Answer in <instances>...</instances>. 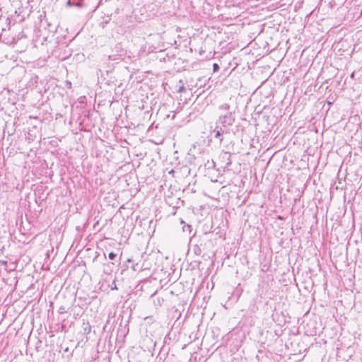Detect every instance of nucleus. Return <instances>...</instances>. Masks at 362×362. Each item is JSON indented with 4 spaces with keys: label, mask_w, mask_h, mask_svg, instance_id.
Returning <instances> with one entry per match:
<instances>
[{
    "label": "nucleus",
    "mask_w": 362,
    "mask_h": 362,
    "mask_svg": "<svg viewBox=\"0 0 362 362\" xmlns=\"http://www.w3.org/2000/svg\"><path fill=\"white\" fill-rule=\"evenodd\" d=\"M235 118L232 116L231 113H227L223 116H220L218 120L216 122V125L220 127L229 129L234 123Z\"/></svg>",
    "instance_id": "1"
},
{
    "label": "nucleus",
    "mask_w": 362,
    "mask_h": 362,
    "mask_svg": "<svg viewBox=\"0 0 362 362\" xmlns=\"http://www.w3.org/2000/svg\"><path fill=\"white\" fill-rule=\"evenodd\" d=\"M213 133H214V137L219 139L220 143L222 142L223 138L221 137V135L226 134L230 133L229 129L222 128L220 127V126L216 125L215 129L213 130Z\"/></svg>",
    "instance_id": "2"
},
{
    "label": "nucleus",
    "mask_w": 362,
    "mask_h": 362,
    "mask_svg": "<svg viewBox=\"0 0 362 362\" xmlns=\"http://www.w3.org/2000/svg\"><path fill=\"white\" fill-rule=\"evenodd\" d=\"M179 83H181V86H179V88H178V89L177 90V91L178 93H184V92H185V91H186V88H185V86H184L182 81V80H180V81H179Z\"/></svg>",
    "instance_id": "3"
},
{
    "label": "nucleus",
    "mask_w": 362,
    "mask_h": 362,
    "mask_svg": "<svg viewBox=\"0 0 362 362\" xmlns=\"http://www.w3.org/2000/svg\"><path fill=\"white\" fill-rule=\"evenodd\" d=\"M117 255L114 253L113 252H111L108 255V257L110 259H114L116 257Z\"/></svg>",
    "instance_id": "4"
},
{
    "label": "nucleus",
    "mask_w": 362,
    "mask_h": 362,
    "mask_svg": "<svg viewBox=\"0 0 362 362\" xmlns=\"http://www.w3.org/2000/svg\"><path fill=\"white\" fill-rule=\"evenodd\" d=\"M220 108L223 109V110H228L229 109V105L225 103V104L221 105Z\"/></svg>",
    "instance_id": "5"
},
{
    "label": "nucleus",
    "mask_w": 362,
    "mask_h": 362,
    "mask_svg": "<svg viewBox=\"0 0 362 362\" xmlns=\"http://www.w3.org/2000/svg\"><path fill=\"white\" fill-rule=\"evenodd\" d=\"M214 71H217L219 69V66L217 64H213Z\"/></svg>",
    "instance_id": "6"
},
{
    "label": "nucleus",
    "mask_w": 362,
    "mask_h": 362,
    "mask_svg": "<svg viewBox=\"0 0 362 362\" xmlns=\"http://www.w3.org/2000/svg\"><path fill=\"white\" fill-rule=\"evenodd\" d=\"M192 226L189 225H186L183 226V230L185 231L186 230H188L190 231Z\"/></svg>",
    "instance_id": "7"
},
{
    "label": "nucleus",
    "mask_w": 362,
    "mask_h": 362,
    "mask_svg": "<svg viewBox=\"0 0 362 362\" xmlns=\"http://www.w3.org/2000/svg\"><path fill=\"white\" fill-rule=\"evenodd\" d=\"M111 289H112V290H113V289H117V286H116V284H115V281L113 282V285H112V286Z\"/></svg>",
    "instance_id": "8"
},
{
    "label": "nucleus",
    "mask_w": 362,
    "mask_h": 362,
    "mask_svg": "<svg viewBox=\"0 0 362 362\" xmlns=\"http://www.w3.org/2000/svg\"><path fill=\"white\" fill-rule=\"evenodd\" d=\"M111 289H112V290H113V289H117V286H116V284H115V281L113 282V285H112V286Z\"/></svg>",
    "instance_id": "9"
},
{
    "label": "nucleus",
    "mask_w": 362,
    "mask_h": 362,
    "mask_svg": "<svg viewBox=\"0 0 362 362\" xmlns=\"http://www.w3.org/2000/svg\"><path fill=\"white\" fill-rule=\"evenodd\" d=\"M225 155L228 156V159L229 160L230 158V154L227 152L225 153Z\"/></svg>",
    "instance_id": "10"
},
{
    "label": "nucleus",
    "mask_w": 362,
    "mask_h": 362,
    "mask_svg": "<svg viewBox=\"0 0 362 362\" xmlns=\"http://www.w3.org/2000/svg\"><path fill=\"white\" fill-rule=\"evenodd\" d=\"M84 330H85V331H86V330H88V332H90V327L89 326V328H84Z\"/></svg>",
    "instance_id": "11"
},
{
    "label": "nucleus",
    "mask_w": 362,
    "mask_h": 362,
    "mask_svg": "<svg viewBox=\"0 0 362 362\" xmlns=\"http://www.w3.org/2000/svg\"><path fill=\"white\" fill-rule=\"evenodd\" d=\"M84 330H85V331H86V330H88V332H90V327L89 326V328H84Z\"/></svg>",
    "instance_id": "12"
},
{
    "label": "nucleus",
    "mask_w": 362,
    "mask_h": 362,
    "mask_svg": "<svg viewBox=\"0 0 362 362\" xmlns=\"http://www.w3.org/2000/svg\"><path fill=\"white\" fill-rule=\"evenodd\" d=\"M84 330H85V331H86V330H88V332H90V327L89 326V328H84Z\"/></svg>",
    "instance_id": "13"
},
{
    "label": "nucleus",
    "mask_w": 362,
    "mask_h": 362,
    "mask_svg": "<svg viewBox=\"0 0 362 362\" xmlns=\"http://www.w3.org/2000/svg\"><path fill=\"white\" fill-rule=\"evenodd\" d=\"M230 163H231V162H230V161H229V162H228V163H227V164H228V165H230Z\"/></svg>",
    "instance_id": "14"
}]
</instances>
